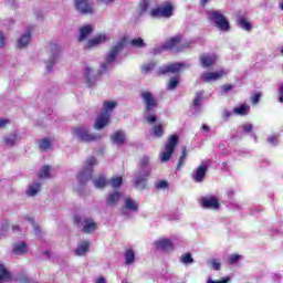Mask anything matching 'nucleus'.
<instances>
[{
    "mask_svg": "<svg viewBox=\"0 0 283 283\" xmlns=\"http://www.w3.org/2000/svg\"><path fill=\"white\" fill-rule=\"evenodd\" d=\"M178 83H180L178 77H171L168 83V90H176V87H178Z\"/></svg>",
    "mask_w": 283,
    "mask_h": 283,
    "instance_id": "nucleus-47",
    "label": "nucleus"
},
{
    "mask_svg": "<svg viewBox=\"0 0 283 283\" xmlns=\"http://www.w3.org/2000/svg\"><path fill=\"white\" fill-rule=\"evenodd\" d=\"M209 160H203L201 165L192 171L191 178L195 182L205 181V176H207V171L209 170Z\"/></svg>",
    "mask_w": 283,
    "mask_h": 283,
    "instance_id": "nucleus-13",
    "label": "nucleus"
},
{
    "mask_svg": "<svg viewBox=\"0 0 283 283\" xmlns=\"http://www.w3.org/2000/svg\"><path fill=\"white\" fill-rule=\"evenodd\" d=\"M227 196H228V198H233V196H235V191L232 188H230L227 191Z\"/></svg>",
    "mask_w": 283,
    "mask_h": 283,
    "instance_id": "nucleus-61",
    "label": "nucleus"
},
{
    "mask_svg": "<svg viewBox=\"0 0 283 283\" xmlns=\"http://www.w3.org/2000/svg\"><path fill=\"white\" fill-rule=\"evenodd\" d=\"M107 41V34L102 33L98 35H95L93 39H90L86 44L85 48L87 50H91V48H96V45H101L103 43H105Z\"/></svg>",
    "mask_w": 283,
    "mask_h": 283,
    "instance_id": "nucleus-19",
    "label": "nucleus"
},
{
    "mask_svg": "<svg viewBox=\"0 0 283 283\" xmlns=\"http://www.w3.org/2000/svg\"><path fill=\"white\" fill-rule=\"evenodd\" d=\"M238 25L241 28V30H247L248 32L251 30V23H249V21H247L244 18L238 19Z\"/></svg>",
    "mask_w": 283,
    "mask_h": 283,
    "instance_id": "nucleus-38",
    "label": "nucleus"
},
{
    "mask_svg": "<svg viewBox=\"0 0 283 283\" xmlns=\"http://www.w3.org/2000/svg\"><path fill=\"white\" fill-rule=\"evenodd\" d=\"M158 251H174V242L171 239L161 238L154 242Z\"/></svg>",
    "mask_w": 283,
    "mask_h": 283,
    "instance_id": "nucleus-17",
    "label": "nucleus"
},
{
    "mask_svg": "<svg viewBox=\"0 0 283 283\" xmlns=\"http://www.w3.org/2000/svg\"><path fill=\"white\" fill-rule=\"evenodd\" d=\"M279 103H283V85L279 90Z\"/></svg>",
    "mask_w": 283,
    "mask_h": 283,
    "instance_id": "nucleus-60",
    "label": "nucleus"
},
{
    "mask_svg": "<svg viewBox=\"0 0 283 283\" xmlns=\"http://www.w3.org/2000/svg\"><path fill=\"white\" fill-rule=\"evenodd\" d=\"M241 129L245 133V134H251V132L253 130V125L252 124H243L241 126Z\"/></svg>",
    "mask_w": 283,
    "mask_h": 283,
    "instance_id": "nucleus-53",
    "label": "nucleus"
},
{
    "mask_svg": "<svg viewBox=\"0 0 283 283\" xmlns=\"http://www.w3.org/2000/svg\"><path fill=\"white\" fill-rule=\"evenodd\" d=\"M118 200H120V192L115 191L106 197V205H108V207H115V205L118 203Z\"/></svg>",
    "mask_w": 283,
    "mask_h": 283,
    "instance_id": "nucleus-29",
    "label": "nucleus"
},
{
    "mask_svg": "<svg viewBox=\"0 0 283 283\" xmlns=\"http://www.w3.org/2000/svg\"><path fill=\"white\" fill-rule=\"evenodd\" d=\"M108 182L113 189H118L123 185V177H113Z\"/></svg>",
    "mask_w": 283,
    "mask_h": 283,
    "instance_id": "nucleus-40",
    "label": "nucleus"
},
{
    "mask_svg": "<svg viewBox=\"0 0 283 283\" xmlns=\"http://www.w3.org/2000/svg\"><path fill=\"white\" fill-rule=\"evenodd\" d=\"M92 32H94V28L92 27V24L81 27L78 41H85V39H87V36L92 34Z\"/></svg>",
    "mask_w": 283,
    "mask_h": 283,
    "instance_id": "nucleus-24",
    "label": "nucleus"
},
{
    "mask_svg": "<svg viewBox=\"0 0 283 283\" xmlns=\"http://www.w3.org/2000/svg\"><path fill=\"white\" fill-rule=\"evenodd\" d=\"M176 145H178V135H172L166 143L165 151L160 154L161 163H168L171 159Z\"/></svg>",
    "mask_w": 283,
    "mask_h": 283,
    "instance_id": "nucleus-11",
    "label": "nucleus"
},
{
    "mask_svg": "<svg viewBox=\"0 0 283 283\" xmlns=\"http://www.w3.org/2000/svg\"><path fill=\"white\" fill-rule=\"evenodd\" d=\"M168 185L169 184L166 180H161L156 184V187L157 189H167Z\"/></svg>",
    "mask_w": 283,
    "mask_h": 283,
    "instance_id": "nucleus-55",
    "label": "nucleus"
},
{
    "mask_svg": "<svg viewBox=\"0 0 283 283\" xmlns=\"http://www.w3.org/2000/svg\"><path fill=\"white\" fill-rule=\"evenodd\" d=\"M150 136H153V138H163V135L165 134V129L163 128V125H155L150 132H149Z\"/></svg>",
    "mask_w": 283,
    "mask_h": 283,
    "instance_id": "nucleus-32",
    "label": "nucleus"
},
{
    "mask_svg": "<svg viewBox=\"0 0 283 283\" xmlns=\"http://www.w3.org/2000/svg\"><path fill=\"white\" fill-rule=\"evenodd\" d=\"M0 48H6V36L0 33Z\"/></svg>",
    "mask_w": 283,
    "mask_h": 283,
    "instance_id": "nucleus-59",
    "label": "nucleus"
},
{
    "mask_svg": "<svg viewBox=\"0 0 283 283\" xmlns=\"http://www.w3.org/2000/svg\"><path fill=\"white\" fill-rule=\"evenodd\" d=\"M96 165V157H88L84 163V169L77 175L80 185H85L87 180H92L94 174V167Z\"/></svg>",
    "mask_w": 283,
    "mask_h": 283,
    "instance_id": "nucleus-6",
    "label": "nucleus"
},
{
    "mask_svg": "<svg viewBox=\"0 0 283 283\" xmlns=\"http://www.w3.org/2000/svg\"><path fill=\"white\" fill-rule=\"evenodd\" d=\"M93 185L96 189H103V187L107 185V180L105 179L104 176H101L99 178L93 180Z\"/></svg>",
    "mask_w": 283,
    "mask_h": 283,
    "instance_id": "nucleus-36",
    "label": "nucleus"
},
{
    "mask_svg": "<svg viewBox=\"0 0 283 283\" xmlns=\"http://www.w3.org/2000/svg\"><path fill=\"white\" fill-rule=\"evenodd\" d=\"M139 8L142 12H147V10H149V1L148 0H144L139 3Z\"/></svg>",
    "mask_w": 283,
    "mask_h": 283,
    "instance_id": "nucleus-51",
    "label": "nucleus"
},
{
    "mask_svg": "<svg viewBox=\"0 0 283 283\" xmlns=\"http://www.w3.org/2000/svg\"><path fill=\"white\" fill-rule=\"evenodd\" d=\"M242 260V255L239 254H230L228 255V263L230 264H238Z\"/></svg>",
    "mask_w": 283,
    "mask_h": 283,
    "instance_id": "nucleus-45",
    "label": "nucleus"
},
{
    "mask_svg": "<svg viewBox=\"0 0 283 283\" xmlns=\"http://www.w3.org/2000/svg\"><path fill=\"white\" fill-rule=\"evenodd\" d=\"M201 129H202L203 132H211V128H210L209 125H207V124L202 125Z\"/></svg>",
    "mask_w": 283,
    "mask_h": 283,
    "instance_id": "nucleus-64",
    "label": "nucleus"
},
{
    "mask_svg": "<svg viewBox=\"0 0 283 283\" xmlns=\"http://www.w3.org/2000/svg\"><path fill=\"white\" fill-rule=\"evenodd\" d=\"M182 264H193V258L191 254L187 253L181 256Z\"/></svg>",
    "mask_w": 283,
    "mask_h": 283,
    "instance_id": "nucleus-48",
    "label": "nucleus"
},
{
    "mask_svg": "<svg viewBox=\"0 0 283 283\" xmlns=\"http://www.w3.org/2000/svg\"><path fill=\"white\" fill-rule=\"evenodd\" d=\"M74 222L77 227H83V233H94V231H96V222H94V219L92 218L76 214L74 217Z\"/></svg>",
    "mask_w": 283,
    "mask_h": 283,
    "instance_id": "nucleus-9",
    "label": "nucleus"
},
{
    "mask_svg": "<svg viewBox=\"0 0 283 283\" xmlns=\"http://www.w3.org/2000/svg\"><path fill=\"white\" fill-rule=\"evenodd\" d=\"M85 78L88 87H92L96 83V76L92 75V69H85Z\"/></svg>",
    "mask_w": 283,
    "mask_h": 283,
    "instance_id": "nucleus-35",
    "label": "nucleus"
},
{
    "mask_svg": "<svg viewBox=\"0 0 283 283\" xmlns=\"http://www.w3.org/2000/svg\"><path fill=\"white\" fill-rule=\"evenodd\" d=\"M174 14V7L170 4V2H165L157 9H153L150 12L151 17H164L166 19H169Z\"/></svg>",
    "mask_w": 283,
    "mask_h": 283,
    "instance_id": "nucleus-14",
    "label": "nucleus"
},
{
    "mask_svg": "<svg viewBox=\"0 0 283 283\" xmlns=\"http://www.w3.org/2000/svg\"><path fill=\"white\" fill-rule=\"evenodd\" d=\"M72 136L82 140L83 143H92L94 140H101V135L90 134V130L86 127H76L72 129Z\"/></svg>",
    "mask_w": 283,
    "mask_h": 283,
    "instance_id": "nucleus-8",
    "label": "nucleus"
},
{
    "mask_svg": "<svg viewBox=\"0 0 283 283\" xmlns=\"http://www.w3.org/2000/svg\"><path fill=\"white\" fill-rule=\"evenodd\" d=\"M116 108V102H104L103 104V111L97 116V119L94 124L95 129H103L106 125H109V118L112 116V112Z\"/></svg>",
    "mask_w": 283,
    "mask_h": 283,
    "instance_id": "nucleus-3",
    "label": "nucleus"
},
{
    "mask_svg": "<svg viewBox=\"0 0 283 283\" xmlns=\"http://www.w3.org/2000/svg\"><path fill=\"white\" fill-rule=\"evenodd\" d=\"M75 8L82 14H92V4L87 0H75Z\"/></svg>",
    "mask_w": 283,
    "mask_h": 283,
    "instance_id": "nucleus-21",
    "label": "nucleus"
},
{
    "mask_svg": "<svg viewBox=\"0 0 283 283\" xmlns=\"http://www.w3.org/2000/svg\"><path fill=\"white\" fill-rule=\"evenodd\" d=\"M24 220L29 222V224L32 227L35 235H39L41 233V229H39V226H36L32 217H24Z\"/></svg>",
    "mask_w": 283,
    "mask_h": 283,
    "instance_id": "nucleus-37",
    "label": "nucleus"
},
{
    "mask_svg": "<svg viewBox=\"0 0 283 283\" xmlns=\"http://www.w3.org/2000/svg\"><path fill=\"white\" fill-rule=\"evenodd\" d=\"M52 147V142L49 138H44L40 142V149L42 151H48Z\"/></svg>",
    "mask_w": 283,
    "mask_h": 283,
    "instance_id": "nucleus-41",
    "label": "nucleus"
},
{
    "mask_svg": "<svg viewBox=\"0 0 283 283\" xmlns=\"http://www.w3.org/2000/svg\"><path fill=\"white\" fill-rule=\"evenodd\" d=\"M39 178H50V166H43L41 168Z\"/></svg>",
    "mask_w": 283,
    "mask_h": 283,
    "instance_id": "nucleus-46",
    "label": "nucleus"
},
{
    "mask_svg": "<svg viewBox=\"0 0 283 283\" xmlns=\"http://www.w3.org/2000/svg\"><path fill=\"white\" fill-rule=\"evenodd\" d=\"M90 251V242L82 241L77 244V248L75 249V255L83 256Z\"/></svg>",
    "mask_w": 283,
    "mask_h": 283,
    "instance_id": "nucleus-25",
    "label": "nucleus"
},
{
    "mask_svg": "<svg viewBox=\"0 0 283 283\" xmlns=\"http://www.w3.org/2000/svg\"><path fill=\"white\" fill-rule=\"evenodd\" d=\"M228 282H231V279L224 277L219 281H216V280L211 279V276H209L207 280V283H228Z\"/></svg>",
    "mask_w": 283,
    "mask_h": 283,
    "instance_id": "nucleus-50",
    "label": "nucleus"
},
{
    "mask_svg": "<svg viewBox=\"0 0 283 283\" xmlns=\"http://www.w3.org/2000/svg\"><path fill=\"white\" fill-rule=\"evenodd\" d=\"M185 160H187V148H182L181 156L179 158L177 169H180L181 167L185 166Z\"/></svg>",
    "mask_w": 283,
    "mask_h": 283,
    "instance_id": "nucleus-42",
    "label": "nucleus"
},
{
    "mask_svg": "<svg viewBox=\"0 0 283 283\" xmlns=\"http://www.w3.org/2000/svg\"><path fill=\"white\" fill-rule=\"evenodd\" d=\"M111 140L115 145H123L125 143V133L123 130H117L111 136Z\"/></svg>",
    "mask_w": 283,
    "mask_h": 283,
    "instance_id": "nucleus-28",
    "label": "nucleus"
},
{
    "mask_svg": "<svg viewBox=\"0 0 283 283\" xmlns=\"http://www.w3.org/2000/svg\"><path fill=\"white\" fill-rule=\"evenodd\" d=\"M32 39V33L25 31L20 39H18V48H27Z\"/></svg>",
    "mask_w": 283,
    "mask_h": 283,
    "instance_id": "nucleus-26",
    "label": "nucleus"
},
{
    "mask_svg": "<svg viewBox=\"0 0 283 283\" xmlns=\"http://www.w3.org/2000/svg\"><path fill=\"white\" fill-rule=\"evenodd\" d=\"M260 98H262V95L260 93H256L252 96V103L253 105H258L260 103Z\"/></svg>",
    "mask_w": 283,
    "mask_h": 283,
    "instance_id": "nucleus-56",
    "label": "nucleus"
},
{
    "mask_svg": "<svg viewBox=\"0 0 283 283\" xmlns=\"http://www.w3.org/2000/svg\"><path fill=\"white\" fill-rule=\"evenodd\" d=\"M123 48H125V41H119L115 46L112 48V50L106 55L105 63H103L99 67V74H105V72H107L112 65H114L116 57Z\"/></svg>",
    "mask_w": 283,
    "mask_h": 283,
    "instance_id": "nucleus-5",
    "label": "nucleus"
},
{
    "mask_svg": "<svg viewBox=\"0 0 283 283\" xmlns=\"http://www.w3.org/2000/svg\"><path fill=\"white\" fill-rule=\"evenodd\" d=\"M9 231H10V224L8 223V221H3L0 226V238H6Z\"/></svg>",
    "mask_w": 283,
    "mask_h": 283,
    "instance_id": "nucleus-39",
    "label": "nucleus"
},
{
    "mask_svg": "<svg viewBox=\"0 0 283 283\" xmlns=\"http://www.w3.org/2000/svg\"><path fill=\"white\" fill-rule=\"evenodd\" d=\"M10 280H12V274H10V271L6 269V265L0 263V283L10 282Z\"/></svg>",
    "mask_w": 283,
    "mask_h": 283,
    "instance_id": "nucleus-30",
    "label": "nucleus"
},
{
    "mask_svg": "<svg viewBox=\"0 0 283 283\" xmlns=\"http://www.w3.org/2000/svg\"><path fill=\"white\" fill-rule=\"evenodd\" d=\"M209 21H211L214 28H218V30L221 32H229L231 28L229 20L226 19L224 14H222V11H210Z\"/></svg>",
    "mask_w": 283,
    "mask_h": 283,
    "instance_id": "nucleus-7",
    "label": "nucleus"
},
{
    "mask_svg": "<svg viewBox=\"0 0 283 283\" xmlns=\"http://www.w3.org/2000/svg\"><path fill=\"white\" fill-rule=\"evenodd\" d=\"M268 143H270V145H277V143H280V138L277 135H271L268 137Z\"/></svg>",
    "mask_w": 283,
    "mask_h": 283,
    "instance_id": "nucleus-52",
    "label": "nucleus"
},
{
    "mask_svg": "<svg viewBox=\"0 0 283 283\" xmlns=\"http://www.w3.org/2000/svg\"><path fill=\"white\" fill-rule=\"evenodd\" d=\"M120 213L124 218H132L138 213V202L129 197L124 199V207L120 208Z\"/></svg>",
    "mask_w": 283,
    "mask_h": 283,
    "instance_id": "nucleus-10",
    "label": "nucleus"
},
{
    "mask_svg": "<svg viewBox=\"0 0 283 283\" xmlns=\"http://www.w3.org/2000/svg\"><path fill=\"white\" fill-rule=\"evenodd\" d=\"M185 67H189V65L180 62L164 65L157 70V75L160 76L163 74H178V72H180V70H185Z\"/></svg>",
    "mask_w": 283,
    "mask_h": 283,
    "instance_id": "nucleus-12",
    "label": "nucleus"
},
{
    "mask_svg": "<svg viewBox=\"0 0 283 283\" xmlns=\"http://www.w3.org/2000/svg\"><path fill=\"white\" fill-rule=\"evenodd\" d=\"M224 74V70H219L214 72H203L200 75V80L203 81V83H213V81H220V78H222Z\"/></svg>",
    "mask_w": 283,
    "mask_h": 283,
    "instance_id": "nucleus-15",
    "label": "nucleus"
},
{
    "mask_svg": "<svg viewBox=\"0 0 283 283\" xmlns=\"http://www.w3.org/2000/svg\"><path fill=\"white\" fill-rule=\"evenodd\" d=\"M124 260H125L126 266H132V264L136 262V252H134L133 249H126L124 253Z\"/></svg>",
    "mask_w": 283,
    "mask_h": 283,
    "instance_id": "nucleus-23",
    "label": "nucleus"
},
{
    "mask_svg": "<svg viewBox=\"0 0 283 283\" xmlns=\"http://www.w3.org/2000/svg\"><path fill=\"white\" fill-rule=\"evenodd\" d=\"M233 112L229 111V109H224L222 112V117L226 118V120H228V118H231Z\"/></svg>",
    "mask_w": 283,
    "mask_h": 283,
    "instance_id": "nucleus-57",
    "label": "nucleus"
},
{
    "mask_svg": "<svg viewBox=\"0 0 283 283\" xmlns=\"http://www.w3.org/2000/svg\"><path fill=\"white\" fill-rule=\"evenodd\" d=\"M216 61H218V55L214 53H206L200 56L202 67H211V65H216Z\"/></svg>",
    "mask_w": 283,
    "mask_h": 283,
    "instance_id": "nucleus-18",
    "label": "nucleus"
},
{
    "mask_svg": "<svg viewBox=\"0 0 283 283\" xmlns=\"http://www.w3.org/2000/svg\"><path fill=\"white\" fill-rule=\"evenodd\" d=\"M205 98V92L199 91L196 93L195 99L192 102V107H193V114H200L202 112V99Z\"/></svg>",
    "mask_w": 283,
    "mask_h": 283,
    "instance_id": "nucleus-22",
    "label": "nucleus"
},
{
    "mask_svg": "<svg viewBox=\"0 0 283 283\" xmlns=\"http://www.w3.org/2000/svg\"><path fill=\"white\" fill-rule=\"evenodd\" d=\"M272 280H273V282H282V274H280V273H274V274H272Z\"/></svg>",
    "mask_w": 283,
    "mask_h": 283,
    "instance_id": "nucleus-58",
    "label": "nucleus"
},
{
    "mask_svg": "<svg viewBox=\"0 0 283 283\" xmlns=\"http://www.w3.org/2000/svg\"><path fill=\"white\" fill-rule=\"evenodd\" d=\"M233 90V85L231 84H226L221 86V94H227V92H231Z\"/></svg>",
    "mask_w": 283,
    "mask_h": 283,
    "instance_id": "nucleus-54",
    "label": "nucleus"
},
{
    "mask_svg": "<svg viewBox=\"0 0 283 283\" xmlns=\"http://www.w3.org/2000/svg\"><path fill=\"white\" fill-rule=\"evenodd\" d=\"M20 140L21 138H19V135L17 134H11L4 137V142L8 147H14V145H17V143H19Z\"/></svg>",
    "mask_w": 283,
    "mask_h": 283,
    "instance_id": "nucleus-34",
    "label": "nucleus"
},
{
    "mask_svg": "<svg viewBox=\"0 0 283 283\" xmlns=\"http://www.w3.org/2000/svg\"><path fill=\"white\" fill-rule=\"evenodd\" d=\"M151 174V167H149V157L144 156L139 161V170L135 175L134 185L136 189H145L147 187V177Z\"/></svg>",
    "mask_w": 283,
    "mask_h": 283,
    "instance_id": "nucleus-2",
    "label": "nucleus"
},
{
    "mask_svg": "<svg viewBox=\"0 0 283 283\" xmlns=\"http://www.w3.org/2000/svg\"><path fill=\"white\" fill-rule=\"evenodd\" d=\"M201 205L205 209H218L220 207L218 199L211 196L201 198Z\"/></svg>",
    "mask_w": 283,
    "mask_h": 283,
    "instance_id": "nucleus-20",
    "label": "nucleus"
},
{
    "mask_svg": "<svg viewBox=\"0 0 283 283\" xmlns=\"http://www.w3.org/2000/svg\"><path fill=\"white\" fill-rule=\"evenodd\" d=\"M139 96L143 101V104L145 105L144 118L150 125H154V123H156V115L154 114V109L158 107V102L156 101L154 93L149 91H140Z\"/></svg>",
    "mask_w": 283,
    "mask_h": 283,
    "instance_id": "nucleus-1",
    "label": "nucleus"
},
{
    "mask_svg": "<svg viewBox=\"0 0 283 283\" xmlns=\"http://www.w3.org/2000/svg\"><path fill=\"white\" fill-rule=\"evenodd\" d=\"M250 109L251 107H249V105L241 104L240 106L234 107L232 113H234L237 116H247Z\"/></svg>",
    "mask_w": 283,
    "mask_h": 283,
    "instance_id": "nucleus-31",
    "label": "nucleus"
},
{
    "mask_svg": "<svg viewBox=\"0 0 283 283\" xmlns=\"http://www.w3.org/2000/svg\"><path fill=\"white\" fill-rule=\"evenodd\" d=\"M95 283H107V281L105 280V277L99 276L96 279Z\"/></svg>",
    "mask_w": 283,
    "mask_h": 283,
    "instance_id": "nucleus-62",
    "label": "nucleus"
},
{
    "mask_svg": "<svg viewBox=\"0 0 283 283\" xmlns=\"http://www.w3.org/2000/svg\"><path fill=\"white\" fill-rule=\"evenodd\" d=\"M189 42H182L180 35L171 38L163 46L154 50V54H158L165 50H172L174 52H182L186 48H189Z\"/></svg>",
    "mask_w": 283,
    "mask_h": 283,
    "instance_id": "nucleus-4",
    "label": "nucleus"
},
{
    "mask_svg": "<svg viewBox=\"0 0 283 283\" xmlns=\"http://www.w3.org/2000/svg\"><path fill=\"white\" fill-rule=\"evenodd\" d=\"M13 253L14 255H23V253H28V244L23 241L14 243Z\"/></svg>",
    "mask_w": 283,
    "mask_h": 283,
    "instance_id": "nucleus-27",
    "label": "nucleus"
},
{
    "mask_svg": "<svg viewBox=\"0 0 283 283\" xmlns=\"http://www.w3.org/2000/svg\"><path fill=\"white\" fill-rule=\"evenodd\" d=\"M61 55V49L56 44H51V56L46 62L48 72H52V66L56 61H59V56Z\"/></svg>",
    "mask_w": 283,
    "mask_h": 283,
    "instance_id": "nucleus-16",
    "label": "nucleus"
},
{
    "mask_svg": "<svg viewBox=\"0 0 283 283\" xmlns=\"http://www.w3.org/2000/svg\"><path fill=\"white\" fill-rule=\"evenodd\" d=\"M8 125V119H0V128L6 127Z\"/></svg>",
    "mask_w": 283,
    "mask_h": 283,
    "instance_id": "nucleus-63",
    "label": "nucleus"
},
{
    "mask_svg": "<svg viewBox=\"0 0 283 283\" xmlns=\"http://www.w3.org/2000/svg\"><path fill=\"white\" fill-rule=\"evenodd\" d=\"M154 67H156V63L148 62L142 66V70H143V72H145V74H149V72H151L154 70Z\"/></svg>",
    "mask_w": 283,
    "mask_h": 283,
    "instance_id": "nucleus-44",
    "label": "nucleus"
},
{
    "mask_svg": "<svg viewBox=\"0 0 283 283\" xmlns=\"http://www.w3.org/2000/svg\"><path fill=\"white\" fill-rule=\"evenodd\" d=\"M210 263H211V266H212V269H213L214 271H220V269H221V266H222V264L220 263V260H218V259H212V260L210 261Z\"/></svg>",
    "mask_w": 283,
    "mask_h": 283,
    "instance_id": "nucleus-49",
    "label": "nucleus"
},
{
    "mask_svg": "<svg viewBox=\"0 0 283 283\" xmlns=\"http://www.w3.org/2000/svg\"><path fill=\"white\" fill-rule=\"evenodd\" d=\"M133 48H145V41L142 38H136L130 41Z\"/></svg>",
    "mask_w": 283,
    "mask_h": 283,
    "instance_id": "nucleus-43",
    "label": "nucleus"
},
{
    "mask_svg": "<svg viewBox=\"0 0 283 283\" xmlns=\"http://www.w3.org/2000/svg\"><path fill=\"white\" fill-rule=\"evenodd\" d=\"M40 191H41V184L33 182L32 185L29 186V188L27 190V196L32 198V197L36 196V193H39Z\"/></svg>",
    "mask_w": 283,
    "mask_h": 283,
    "instance_id": "nucleus-33",
    "label": "nucleus"
}]
</instances>
